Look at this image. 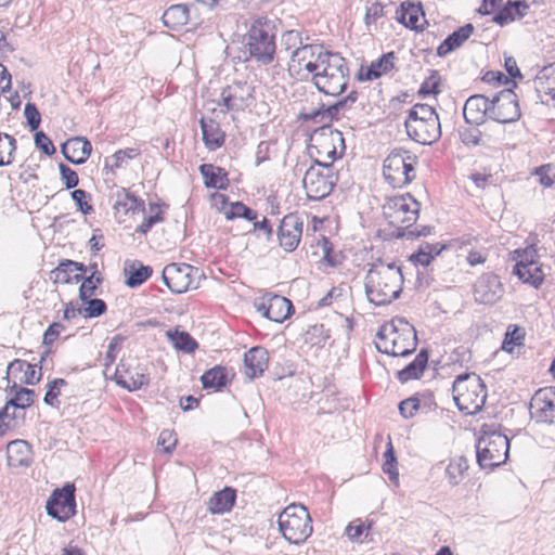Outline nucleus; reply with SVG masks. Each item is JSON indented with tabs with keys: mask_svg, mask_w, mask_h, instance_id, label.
Returning a JSON list of instances; mask_svg holds the SVG:
<instances>
[{
	"mask_svg": "<svg viewBox=\"0 0 555 555\" xmlns=\"http://www.w3.org/2000/svg\"><path fill=\"white\" fill-rule=\"evenodd\" d=\"M404 283L401 267L395 261L377 259L365 275V294L370 302L385 306L399 298Z\"/></svg>",
	"mask_w": 555,
	"mask_h": 555,
	"instance_id": "1",
	"label": "nucleus"
},
{
	"mask_svg": "<svg viewBox=\"0 0 555 555\" xmlns=\"http://www.w3.org/2000/svg\"><path fill=\"white\" fill-rule=\"evenodd\" d=\"M311 75L315 88L325 95L337 96L348 86L349 67L347 61L337 52L327 51Z\"/></svg>",
	"mask_w": 555,
	"mask_h": 555,
	"instance_id": "2",
	"label": "nucleus"
},
{
	"mask_svg": "<svg viewBox=\"0 0 555 555\" xmlns=\"http://www.w3.org/2000/svg\"><path fill=\"white\" fill-rule=\"evenodd\" d=\"M410 139L423 145H430L441 137V124L436 109L428 104H415L404 122Z\"/></svg>",
	"mask_w": 555,
	"mask_h": 555,
	"instance_id": "3",
	"label": "nucleus"
},
{
	"mask_svg": "<svg viewBox=\"0 0 555 555\" xmlns=\"http://www.w3.org/2000/svg\"><path fill=\"white\" fill-rule=\"evenodd\" d=\"M273 23L266 16L255 18L245 36V46L250 59L261 65L273 62L275 55V34Z\"/></svg>",
	"mask_w": 555,
	"mask_h": 555,
	"instance_id": "4",
	"label": "nucleus"
},
{
	"mask_svg": "<svg viewBox=\"0 0 555 555\" xmlns=\"http://www.w3.org/2000/svg\"><path fill=\"white\" fill-rule=\"evenodd\" d=\"M452 392L457 409L467 415L479 412L483 408L488 396L486 384L475 373L456 376Z\"/></svg>",
	"mask_w": 555,
	"mask_h": 555,
	"instance_id": "5",
	"label": "nucleus"
},
{
	"mask_svg": "<svg viewBox=\"0 0 555 555\" xmlns=\"http://www.w3.org/2000/svg\"><path fill=\"white\" fill-rule=\"evenodd\" d=\"M279 530L293 544L305 542L312 533V518L301 504H291L279 515Z\"/></svg>",
	"mask_w": 555,
	"mask_h": 555,
	"instance_id": "6",
	"label": "nucleus"
},
{
	"mask_svg": "<svg viewBox=\"0 0 555 555\" xmlns=\"http://www.w3.org/2000/svg\"><path fill=\"white\" fill-rule=\"evenodd\" d=\"M508 453L509 440L498 431H483L476 444V459L481 469H493L504 464Z\"/></svg>",
	"mask_w": 555,
	"mask_h": 555,
	"instance_id": "7",
	"label": "nucleus"
},
{
	"mask_svg": "<svg viewBox=\"0 0 555 555\" xmlns=\"http://www.w3.org/2000/svg\"><path fill=\"white\" fill-rule=\"evenodd\" d=\"M310 151H314L320 162H326L333 166V162L340 158L346 144L343 133L331 125H322L310 137Z\"/></svg>",
	"mask_w": 555,
	"mask_h": 555,
	"instance_id": "8",
	"label": "nucleus"
},
{
	"mask_svg": "<svg viewBox=\"0 0 555 555\" xmlns=\"http://www.w3.org/2000/svg\"><path fill=\"white\" fill-rule=\"evenodd\" d=\"M337 175L333 171V166L326 162L314 160L302 180L304 189L310 201H321L328 196L337 183Z\"/></svg>",
	"mask_w": 555,
	"mask_h": 555,
	"instance_id": "9",
	"label": "nucleus"
},
{
	"mask_svg": "<svg viewBox=\"0 0 555 555\" xmlns=\"http://www.w3.org/2000/svg\"><path fill=\"white\" fill-rule=\"evenodd\" d=\"M421 204L410 194L389 197L384 205V216L398 231L412 228L418 219Z\"/></svg>",
	"mask_w": 555,
	"mask_h": 555,
	"instance_id": "10",
	"label": "nucleus"
},
{
	"mask_svg": "<svg viewBox=\"0 0 555 555\" xmlns=\"http://www.w3.org/2000/svg\"><path fill=\"white\" fill-rule=\"evenodd\" d=\"M415 156L408 151L393 150L384 160L383 175L392 188H402L415 179Z\"/></svg>",
	"mask_w": 555,
	"mask_h": 555,
	"instance_id": "11",
	"label": "nucleus"
},
{
	"mask_svg": "<svg viewBox=\"0 0 555 555\" xmlns=\"http://www.w3.org/2000/svg\"><path fill=\"white\" fill-rule=\"evenodd\" d=\"M324 53H327V50L318 44H305L296 48L292 52L288 63L289 73L300 79L307 78L312 75L320 64L319 62L324 57Z\"/></svg>",
	"mask_w": 555,
	"mask_h": 555,
	"instance_id": "12",
	"label": "nucleus"
},
{
	"mask_svg": "<svg viewBox=\"0 0 555 555\" xmlns=\"http://www.w3.org/2000/svg\"><path fill=\"white\" fill-rule=\"evenodd\" d=\"M75 491V485L69 482L54 489L46 504L47 514L61 522L72 518L76 514Z\"/></svg>",
	"mask_w": 555,
	"mask_h": 555,
	"instance_id": "13",
	"label": "nucleus"
},
{
	"mask_svg": "<svg viewBox=\"0 0 555 555\" xmlns=\"http://www.w3.org/2000/svg\"><path fill=\"white\" fill-rule=\"evenodd\" d=\"M198 276V269L188 263H169L163 272L162 279L173 294H182L191 288H197L194 276Z\"/></svg>",
	"mask_w": 555,
	"mask_h": 555,
	"instance_id": "14",
	"label": "nucleus"
},
{
	"mask_svg": "<svg viewBox=\"0 0 555 555\" xmlns=\"http://www.w3.org/2000/svg\"><path fill=\"white\" fill-rule=\"evenodd\" d=\"M521 116L517 94L511 89L500 91L491 100L490 118L500 124L517 121Z\"/></svg>",
	"mask_w": 555,
	"mask_h": 555,
	"instance_id": "15",
	"label": "nucleus"
},
{
	"mask_svg": "<svg viewBox=\"0 0 555 555\" xmlns=\"http://www.w3.org/2000/svg\"><path fill=\"white\" fill-rule=\"evenodd\" d=\"M391 350L393 357H405L415 351L417 346L416 331L404 319H398L389 324Z\"/></svg>",
	"mask_w": 555,
	"mask_h": 555,
	"instance_id": "16",
	"label": "nucleus"
},
{
	"mask_svg": "<svg viewBox=\"0 0 555 555\" xmlns=\"http://www.w3.org/2000/svg\"><path fill=\"white\" fill-rule=\"evenodd\" d=\"M254 101V87L246 81H234L222 89L219 105L228 112H240Z\"/></svg>",
	"mask_w": 555,
	"mask_h": 555,
	"instance_id": "17",
	"label": "nucleus"
},
{
	"mask_svg": "<svg viewBox=\"0 0 555 555\" xmlns=\"http://www.w3.org/2000/svg\"><path fill=\"white\" fill-rule=\"evenodd\" d=\"M530 414L537 423L555 424V386L538 389L530 401Z\"/></svg>",
	"mask_w": 555,
	"mask_h": 555,
	"instance_id": "18",
	"label": "nucleus"
},
{
	"mask_svg": "<svg viewBox=\"0 0 555 555\" xmlns=\"http://www.w3.org/2000/svg\"><path fill=\"white\" fill-rule=\"evenodd\" d=\"M473 293L477 302L493 305L502 298L504 287L496 274L488 272L477 279Z\"/></svg>",
	"mask_w": 555,
	"mask_h": 555,
	"instance_id": "19",
	"label": "nucleus"
},
{
	"mask_svg": "<svg viewBox=\"0 0 555 555\" xmlns=\"http://www.w3.org/2000/svg\"><path fill=\"white\" fill-rule=\"evenodd\" d=\"M304 222L297 214H288L278 229L280 246L287 253L294 251L301 240Z\"/></svg>",
	"mask_w": 555,
	"mask_h": 555,
	"instance_id": "20",
	"label": "nucleus"
},
{
	"mask_svg": "<svg viewBox=\"0 0 555 555\" xmlns=\"http://www.w3.org/2000/svg\"><path fill=\"white\" fill-rule=\"evenodd\" d=\"M115 382L128 391H135L149 385L150 376L144 367L132 366L130 363L121 361L115 371Z\"/></svg>",
	"mask_w": 555,
	"mask_h": 555,
	"instance_id": "21",
	"label": "nucleus"
},
{
	"mask_svg": "<svg viewBox=\"0 0 555 555\" xmlns=\"http://www.w3.org/2000/svg\"><path fill=\"white\" fill-rule=\"evenodd\" d=\"M491 100L482 94L470 95L463 108V116L467 124L480 126L486 118H490Z\"/></svg>",
	"mask_w": 555,
	"mask_h": 555,
	"instance_id": "22",
	"label": "nucleus"
},
{
	"mask_svg": "<svg viewBox=\"0 0 555 555\" xmlns=\"http://www.w3.org/2000/svg\"><path fill=\"white\" fill-rule=\"evenodd\" d=\"M257 310L267 319L282 323L294 312V307L287 298L274 295L268 302H261Z\"/></svg>",
	"mask_w": 555,
	"mask_h": 555,
	"instance_id": "23",
	"label": "nucleus"
},
{
	"mask_svg": "<svg viewBox=\"0 0 555 555\" xmlns=\"http://www.w3.org/2000/svg\"><path fill=\"white\" fill-rule=\"evenodd\" d=\"M41 370V367L39 369ZM13 378V382L25 385H36L41 379V371L36 370V365L25 360L15 359L8 365L7 378Z\"/></svg>",
	"mask_w": 555,
	"mask_h": 555,
	"instance_id": "24",
	"label": "nucleus"
},
{
	"mask_svg": "<svg viewBox=\"0 0 555 555\" xmlns=\"http://www.w3.org/2000/svg\"><path fill=\"white\" fill-rule=\"evenodd\" d=\"M61 151L65 159L74 165H82L92 152L89 140L82 137H75L62 144Z\"/></svg>",
	"mask_w": 555,
	"mask_h": 555,
	"instance_id": "25",
	"label": "nucleus"
},
{
	"mask_svg": "<svg viewBox=\"0 0 555 555\" xmlns=\"http://www.w3.org/2000/svg\"><path fill=\"white\" fill-rule=\"evenodd\" d=\"M268 351L262 347H253L244 356V373L249 379L260 377L268 367Z\"/></svg>",
	"mask_w": 555,
	"mask_h": 555,
	"instance_id": "26",
	"label": "nucleus"
},
{
	"mask_svg": "<svg viewBox=\"0 0 555 555\" xmlns=\"http://www.w3.org/2000/svg\"><path fill=\"white\" fill-rule=\"evenodd\" d=\"M534 88L542 102H555V63L539 70L534 79Z\"/></svg>",
	"mask_w": 555,
	"mask_h": 555,
	"instance_id": "27",
	"label": "nucleus"
},
{
	"mask_svg": "<svg viewBox=\"0 0 555 555\" xmlns=\"http://www.w3.org/2000/svg\"><path fill=\"white\" fill-rule=\"evenodd\" d=\"M31 446L25 440H13L7 446V461L11 467H27L33 462Z\"/></svg>",
	"mask_w": 555,
	"mask_h": 555,
	"instance_id": "28",
	"label": "nucleus"
},
{
	"mask_svg": "<svg viewBox=\"0 0 555 555\" xmlns=\"http://www.w3.org/2000/svg\"><path fill=\"white\" fill-rule=\"evenodd\" d=\"M199 125L203 134V142L209 151H216L224 144L225 134L216 120L202 117Z\"/></svg>",
	"mask_w": 555,
	"mask_h": 555,
	"instance_id": "29",
	"label": "nucleus"
},
{
	"mask_svg": "<svg viewBox=\"0 0 555 555\" xmlns=\"http://www.w3.org/2000/svg\"><path fill=\"white\" fill-rule=\"evenodd\" d=\"M199 172L204 178V184L207 189L225 191L230 184L228 172L212 164H202Z\"/></svg>",
	"mask_w": 555,
	"mask_h": 555,
	"instance_id": "30",
	"label": "nucleus"
},
{
	"mask_svg": "<svg viewBox=\"0 0 555 555\" xmlns=\"http://www.w3.org/2000/svg\"><path fill=\"white\" fill-rule=\"evenodd\" d=\"M473 24L468 23L450 34L437 48V55L442 57L460 48L473 34Z\"/></svg>",
	"mask_w": 555,
	"mask_h": 555,
	"instance_id": "31",
	"label": "nucleus"
},
{
	"mask_svg": "<svg viewBox=\"0 0 555 555\" xmlns=\"http://www.w3.org/2000/svg\"><path fill=\"white\" fill-rule=\"evenodd\" d=\"M396 59L397 56L393 51L383 54L371 63L365 74L359 73V80H374L389 73L395 67Z\"/></svg>",
	"mask_w": 555,
	"mask_h": 555,
	"instance_id": "32",
	"label": "nucleus"
},
{
	"mask_svg": "<svg viewBox=\"0 0 555 555\" xmlns=\"http://www.w3.org/2000/svg\"><path fill=\"white\" fill-rule=\"evenodd\" d=\"M236 500V491L231 487H225L212 494L208 502V511L211 514H224L230 512Z\"/></svg>",
	"mask_w": 555,
	"mask_h": 555,
	"instance_id": "33",
	"label": "nucleus"
},
{
	"mask_svg": "<svg viewBox=\"0 0 555 555\" xmlns=\"http://www.w3.org/2000/svg\"><path fill=\"white\" fill-rule=\"evenodd\" d=\"M399 15L397 21L414 30H423V26L420 25V20L424 18V12L421 4H414L411 1H404L400 4Z\"/></svg>",
	"mask_w": 555,
	"mask_h": 555,
	"instance_id": "34",
	"label": "nucleus"
},
{
	"mask_svg": "<svg viewBox=\"0 0 555 555\" xmlns=\"http://www.w3.org/2000/svg\"><path fill=\"white\" fill-rule=\"evenodd\" d=\"M190 18V10L186 4L178 3L170 5L163 14V24L172 30H177L181 26L188 24Z\"/></svg>",
	"mask_w": 555,
	"mask_h": 555,
	"instance_id": "35",
	"label": "nucleus"
},
{
	"mask_svg": "<svg viewBox=\"0 0 555 555\" xmlns=\"http://www.w3.org/2000/svg\"><path fill=\"white\" fill-rule=\"evenodd\" d=\"M114 208L117 211L122 209L126 214L129 211L133 214L144 212L145 204L143 199L137 197L127 189L122 188L116 192V202L114 204Z\"/></svg>",
	"mask_w": 555,
	"mask_h": 555,
	"instance_id": "36",
	"label": "nucleus"
},
{
	"mask_svg": "<svg viewBox=\"0 0 555 555\" xmlns=\"http://www.w3.org/2000/svg\"><path fill=\"white\" fill-rule=\"evenodd\" d=\"M427 362L428 351L426 349H422L411 363L398 372L399 380L401 383H406L409 380L420 378L426 369Z\"/></svg>",
	"mask_w": 555,
	"mask_h": 555,
	"instance_id": "37",
	"label": "nucleus"
},
{
	"mask_svg": "<svg viewBox=\"0 0 555 555\" xmlns=\"http://www.w3.org/2000/svg\"><path fill=\"white\" fill-rule=\"evenodd\" d=\"M343 116L337 106L332 104L327 107L322 105L318 109L304 111L300 113V118L305 121H313L323 125H330L333 120L339 119Z\"/></svg>",
	"mask_w": 555,
	"mask_h": 555,
	"instance_id": "38",
	"label": "nucleus"
},
{
	"mask_svg": "<svg viewBox=\"0 0 555 555\" xmlns=\"http://www.w3.org/2000/svg\"><path fill=\"white\" fill-rule=\"evenodd\" d=\"M468 467V461L464 455L452 457L444 472L449 485L452 487L460 485L464 479Z\"/></svg>",
	"mask_w": 555,
	"mask_h": 555,
	"instance_id": "39",
	"label": "nucleus"
},
{
	"mask_svg": "<svg viewBox=\"0 0 555 555\" xmlns=\"http://www.w3.org/2000/svg\"><path fill=\"white\" fill-rule=\"evenodd\" d=\"M75 261L65 259L62 260L59 266L50 272V279L53 280L54 283L69 284V283H78L82 280V275L80 273H74L72 267H75Z\"/></svg>",
	"mask_w": 555,
	"mask_h": 555,
	"instance_id": "40",
	"label": "nucleus"
},
{
	"mask_svg": "<svg viewBox=\"0 0 555 555\" xmlns=\"http://www.w3.org/2000/svg\"><path fill=\"white\" fill-rule=\"evenodd\" d=\"M513 273L524 283L539 288L544 281V273L540 266L515 264Z\"/></svg>",
	"mask_w": 555,
	"mask_h": 555,
	"instance_id": "41",
	"label": "nucleus"
},
{
	"mask_svg": "<svg viewBox=\"0 0 555 555\" xmlns=\"http://www.w3.org/2000/svg\"><path fill=\"white\" fill-rule=\"evenodd\" d=\"M140 154V150L135 147L118 150L112 156L104 159V169L106 171L114 172L116 169L127 166L128 160L138 157Z\"/></svg>",
	"mask_w": 555,
	"mask_h": 555,
	"instance_id": "42",
	"label": "nucleus"
},
{
	"mask_svg": "<svg viewBox=\"0 0 555 555\" xmlns=\"http://www.w3.org/2000/svg\"><path fill=\"white\" fill-rule=\"evenodd\" d=\"M201 382L204 389L220 390L228 383V371L224 366L216 365L202 375Z\"/></svg>",
	"mask_w": 555,
	"mask_h": 555,
	"instance_id": "43",
	"label": "nucleus"
},
{
	"mask_svg": "<svg viewBox=\"0 0 555 555\" xmlns=\"http://www.w3.org/2000/svg\"><path fill=\"white\" fill-rule=\"evenodd\" d=\"M127 275L126 285L134 288L143 284L153 273V269L150 266H144L140 261L132 262L128 268L125 269Z\"/></svg>",
	"mask_w": 555,
	"mask_h": 555,
	"instance_id": "44",
	"label": "nucleus"
},
{
	"mask_svg": "<svg viewBox=\"0 0 555 555\" xmlns=\"http://www.w3.org/2000/svg\"><path fill=\"white\" fill-rule=\"evenodd\" d=\"M10 393L14 396L8 401V405L15 409H27L34 403L35 391L29 388L21 387L15 382L10 387Z\"/></svg>",
	"mask_w": 555,
	"mask_h": 555,
	"instance_id": "45",
	"label": "nucleus"
},
{
	"mask_svg": "<svg viewBox=\"0 0 555 555\" xmlns=\"http://www.w3.org/2000/svg\"><path fill=\"white\" fill-rule=\"evenodd\" d=\"M167 336L172 343L173 347L183 352H194L198 347L197 341L188 332H180L178 330L168 331Z\"/></svg>",
	"mask_w": 555,
	"mask_h": 555,
	"instance_id": "46",
	"label": "nucleus"
},
{
	"mask_svg": "<svg viewBox=\"0 0 555 555\" xmlns=\"http://www.w3.org/2000/svg\"><path fill=\"white\" fill-rule=\"evenodd\" d=\"M15 151V138L8 133H0V167L8 166L13 162Z\"/></svg>",
	"mask_w": 555,
	"mask_h": 555,
	"instance_id": "47",
	"label": "nucleus"
},
{
	"mask_svg": "<svg viewBox=\"0 0 555 555\" xmlns=\"http://www.w3.org/2000/svg\"><path fill=\"white\" fill-rule=\"evenodd\" d=\"M385 462L383 464V472L388 475L389 480L396 486L399 485V472L397 468V459L392 444L389 443L387 450L384 453Z\"/></svg>",
	"mask_w": 555,
	"mask_h": 555,
	"instance_id": "48",
	"label": "nucleus"
},
{
	"mask_svg": "<svg viewBox=\"0 0 555 555\" xmlns=\"http://www.w3.org/2000/svg\"><path fill=\"white\" fill-rule=\"evenodd\" d=\"M85 302L87 306L82 309L78 308V313L86 319L98 318L106 312L107 306L103 299L90 297Z\"/></svg>",
	"mask_w": 555,
	"mask_h": 555,
	"instance_id": "49",
	"label": "nucleus"
},
{
	"mask_svg": "<svg viewBox=\"0 0 555 555\" xmlns=\"http://www.w3.org/2000/svg\"><path fill=\"white\" fill-rule=\"evenodd\" d=\"M227 219H235L243 218L248 221H254L257 219V212L243 204L242 202L232 203L229 210L225 211Z\"/></svg>",
	"mask_w": 555,
	"mask_h": 555,
	"instance_id": "50",
	"label": "nucleus"
},
{
	"mask_svg": "<svg viewBox=\"0 0 555 555\" xmlns=\"http://www.w3.org/2000/svg\"><path fill=\"white\" fill-rule=\"evenodd\" d=\"M376 349L382 352L393 357V351L391 350V336L389 331V324L382 325L376 333Z\"/></svg>",
	"mask_w": 555,
	"mask_h": 555,
	"instance_id": "51",
	"label": "nucleus"
},
{
	"mask_svg": "<svg viewBox=\"0 0 555 555\" xmlns=\"http://www.w3.org/2000/svg\"><path fill=\"white\" fill-rule=\"evenodd\" d=\"M151 216L146 217L143 222L137 228V232L140 234H146L154 224L164 220L163 212L157 204H150Z\"/></svg>",
	"mask_w": 555,
	"mask_h": 555,
	"instance_id": "52",
	"label": "nucleus"
},
{
	"mask_svg": "<svg viewBox=\"0 0 555 555\" xmlns=\"http://www.w3.org/2000/svg\"><path fill=\"white\" fill-rule=\"evenodd\" d=\"M441 77L438 70H431L430 76L425 79V81L421 85L418 90L420 95H436L440 93L439 85Z\"/></svg>",
	"mask_w": 555,
	"mask_h": 555,
	"instance_id": "53",
	"label": "nucleus"
},
{
	"mask_svg": "<svg viewBox=\"0 0 555 555\" xmlns=\"http://www.w3.org/2000/svg\"><path fill=\"white\" fill-rule=\"evenodd\" d=\"M434 228L430 225H420L415 229L406 228V229H399L398 231L393 232V235L397 238H405V240H415L421 236H428L431 234Z\"/></svg>",
	"mask_w": 555,
	"mask_h": 555,
	"instance_id": "54",
	"label": "nucleus"
},
{
	"mask_svg": "<svg viewBox=\"0 0 555 555\" xmlns=\"http://www.w3.org/2000/svg\"><path fill=\"white\" fill-rule=\"evenodd\" d=\"M67 382L63 378H55L48 383L47 392L43 402L50 406H55L60 396V387L65 386Z\"/></svg>",
	"mask_w": 555,
	"mask_h": 555,
	"instance_id": "55",
	"label": "nucleus"
},
{
	"mask_svg": "<svg viewBox=\"0 0 555 555\" xmlns=\"http://www.w3.org/2000/svg\"><path fill=\"white\" fill-rule=\"evenodd\" d=\"M514 254V260L516 261V264H522L526 267L539 266L535 261L538 253L533 246L527 247L525 249H516Z\"/></svg>",
	"mask_w": 555,
	"mask_h": 555,
	"instance_id": "56",
	"label": "nucleus"
},
{
	"mask_svg": "<svg viewBox=\"0 0 555 555\" xmlns=\"http://www.w3.org/2000/svg\"><path fill=\"white\" fill-rule=\"evenodd\" d=\"M24 116L29 129L36 131L40 126L41 116L35 103L28 102L25 104Z\"/></svg>",
	"mask_w": 555,
	"mask_h": 555,
	"instance_id": "57",
	"label": "nucleus"
},
{
	"mask_svg": "<svg viewBox=\"0 0 555 555\" xmlns=\"http://www.w3.org/2000/svg\"><path fill=\"white\" fill-rule=\"evenodd\" d=\"M61 179L64 182V185L67 190L74 189L79 183L78 175L75 170H73L67 165L61 163L59 165Z\"/></svg>",
	"mask_w": 555,
	"mask_h": 555,
	"instance_id": "58",
	"label": "nucleus"
},
{
	"mask_svg": "<svg viewBox=\"0 0 555 555\" xmlns=\"http://www.w3.org/2000/svg\"><path fill=\"white\" fill-rule=\"evenodd\" d=\"M34 139L36 147L43 154L51 156L55 153V146L53 145L51 139L43 131H36Z\"/></svg>",
	"mask_w": 555,
	"mask_h": 555,
	"instance_id": "59",
	"label": "nucleus"
},
{
	"mask_svg": "<svg viewBox=\"0 0 555 555\" xmlns=\"http://www.w3.org/2000/svg\"><path fill=\"white\" fill-rule=\"evenodd\" d=\"M420 401L415 396L406 398L399 403V412L404 418H410L420 411Z\"/></svg>",
	"mask_w": 555,
	"mask_h": 555,
	"instance_id": "60",
	"label": "nucleus"
},
{
	"mask_svg": "<svg viewBox=\"0 0 555 555\" xmlns=\"http://www.w3.org/2000/svg\"><path fill=\"white\" fill-rule=\"evenodd\" d=\"M70 196L83 215L91 214L93 207L88 204L87 198L90 197V195L85 190L76 189L70 193Z\"/></svg>",
	"mask_w": 555,
	"mask_h": 555,
	"instance_id": "61",
	"label": "nucleus"
},
{
	"mask_svg": "<svg viewBox=\"0 0 555 555\" xmlns=\"http://www.w3.org/2000/svg\"><path fill=\"white\" fill-rule=\"evenodd\" d=\"M535 175L539 177L540 183L544 186H551L555 183V166L551 164L537 168Z\"/></svg>",
	"mask_w": 555,
	"mask_h": 555,
	"instance_id": "62",
	"label": "nucleus"
},
{
	"mask_svg": "<svg viewBox=\"0 0 555 555\" xmlns=\"http://www.w3.org/2000/svg\"><path fill=\"white\" fill-rule=\"evenodd\" d=\"M157 443L163 447L165 453H171L177 444L175 433L168 429L162 430Z\"/></svg>",
	"mask_w": 555,
	"mask_h": 555,
	"instance_id": "63",
	"label": "nucleus"
},
{
	"mask_svg": "<svg viewBox=\"0 0 555 555\" xmlns=\"http://www.w3.org/2000/svg\"><path fill=\"white\" fill-rule=\"evenodd\" d=\"M515 20L514 9L508 1L502 9H500L493 16V22L500 26H504Z\"/></svg>",
	"mask_w": 555,
	"mask_h": 555,
	"instance_id": "64",
	"label": "nucleus"
}]
</instances>
